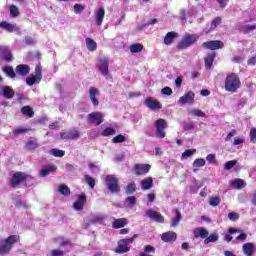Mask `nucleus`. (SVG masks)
I'll return each mask as SVG.
<instances>
[{"instance_id": "f257e3e1", "label": "nucleus", "mask_w": 256, "mask_h": 256, "mask_svg": "<svg viewBox=\"0 0 256 256\" xmlns=\"http://www.w3.org/2000/svg\"><path fill=\"white\" fill-rule=\"evenodd\" d=\"M19 241V236L11 235L5 239L0 240V255H9L11 249H13V244Z\"/></svg>"}, {"instance_id": "b1692460", "label": "nucleus", "mask_w": 256, "mask_h": 256, "mask_svg": "<svg viewBox=\"0 0 256 256\" xmlns=\"http://www.w3.org/2000/svg\"><path fill=\"white\" fill-rule=\"evenodd\" d=\"M15 71L16 75H21L22 77H25L26 75H29V71H31V68L27 64H21L16 67Z\"/></svg>"}, {"instance_id": "a211bd4d", "label": "nucleus", "mask_w": 256, "mask_h": 256, "mask_svg": "<svg viewBox=\"0 0 256 256\" xmlns=\"http://www.w3.org/2000/svg\"><path fill=\"white\" fill-rule=\"evenodd\" d=\"M97 96H99V89H97L95 87H90L89 97H90V100L93 103L94 107L99 106V100L97 99Z\"/></svg>"}, {"instance_id": "72a5a7b5", "label": "nucleus", "mask_w": 256, "mask_h": 256, "mask_svg": "<svg viewBox=\"0 0 256 256\" xmlns=\"http://www.w3.org/2000/svg\"><path fill=\"white\" fill-rule=\"evenodd\" d=\"M57 191L61 195H64V197H69V195H71V189H69V186L65 184H61L60 186H58Z\"/></svg>"}, {"instance_id": "4be33fe9", "label": "nucleus", "mask_w": 256, "mask_h": 256, "mask_svg": "<svg viewBox=\"0 0 256 256\" xmlns=\"http://www.w3.org/2000/svg\"><path fill=\"white\" fill-rule=\"evenodd\" d=\"M0 29H5V31H8V33L19 31V27H17V24H11L5 21L0 22Z\"/></svg>"}, {"instance_id": "8fccbe9b", "label": "nucleus", "mask_w": 256, "mask_h": 256, "mask_svg": "<svg viewBox=\"0 0 256 256\" xmlns=\"http://www.w3.org/2000/svg\"><path fill=\"white\" fill-rule=\"evenodd\" d=\"M37 147L38 144L35 141H28L25 145V149H27V151H33L34 149H37Z\"/></svg>"}, {"instance_id": "c756f323", "label": "nucleus", "mask_w": 256, "mask_h": 256, "mask_svg": "<svg viewBox=\"0 0 256 256\" xmlns=\"http://www.w3.org/2000/svg\"><path fill=\"white\" fill-rule=\"evenodd\" d=\"M179 37L177 32H168L164 37V45H171Z\"/></svg>"}, {"instance_id": "39448f33", "label": "nucleus", "mask_w": 256, "mask_h": 256, "mask_svg": "<svg viewBox=\"0 0 256 256\" xmlns=\"http://www.w3.org/2000/svg\"><path fill=\"white\" fill-rule=\"evenodd\" d=\"M106 186L108 191L112 193H119L121 191L119 180L113 175L106 176Z\"/></svg>"}, {"instance_id": "0eeeda50", "label": "nucleus", "mask_w": 256, "mask_h": 256, "mask_svg": "<svg viewBox=\"0 0 256 256\" xmlns=\"http://www.w3.org/2000/svg\"><path fill=\"white\" fill-rule=\"evenodd\" d=\"M41 79H43V75L41 74V65H37L35 67V75L32 74L30 77L26 78V83L29 87L35 85V83H41Z\"/></svg>"}, {"instance_id": "2f4dec72", "label": "nucleus", "mask_w": 256, "mask_h": 256, "mask_svg": "<svg viewBox=\"0 0 256 256\" xmlns=\"http://www.w3.org/2000/svg\"><path fill=\"white\" fill-rule=\"evenodd\" d=\"M55 171H57V166L55 165L44 167L40 171V177H47V175H50V173H55Z\"/></svg>"}, {"instance_id": "f03ea898", "label": "nucleus", "mask_w": 256, "mask_h": 256, "mask_svg": "<svg viewBox=\"0 0 256 256\" xmlns=\"http://www.w3.org/2000/svg\"><path fill=\"white\" fill-rule=\"evenodd\" d=\"M199 41L198 34H185L181 41L177 44V49H189V47L195 45Z\"/></svg>"}, {"instance_id": "37998d69", "label": "nucleus", "mask_w": 256, "mask_h": 256, "mask_svg": "<svg viewBox=\"0 0 256 256\" xmlns=\"http://www.w3.org/2000/svg\"><path fill=\"white\" fill-rule=\"evenodd\" d=\"M176 216L172 218L171 227H177L179 225V221H181V212L179 210H175Z\"/></svg>"}, {"instance_id": "4468645a", "label": "nucleus", "mask_w": 256, "mask_h": 256, "mask_svg": "<svg viewBox=\"0 0 256 256\" xmlns=\"http://www.w3.org/2000/svg\"><path fill=\"white\" fill-rule=\"evenodd\" d=\"M87 203V196L85 194H81L78 196V200L74 202L73 207L75 211H83V207Z\"/></svg>"}, {"instance_id": "e2e57ef3", "label": "nucleus", "mask_w": 256, "mask_h": 256, "mask_svg": "<svg viewBox=\"0 0 256 256\" xmlns=\"http://www.w3.org/2000/svg\"><path fill=\"white\" fill-rule=\"evenodd\" d=\"M191 114L195 117H205V113L199 109H194L191 111Z\"/></svg>"}, {"instance_id": "2eb2a0df", "label": "nucleus", "mask_w": 256, "mask_h": 256, "mask_svg": "<svg viewBox=\"0 0 256 256\" xmlns=\"http://www.w3.org/2000/svg\"><path fill=\"white\" fill-rule=\"evenodd\" d=\"M60 137L61 139H79L80 137L79 130L73 129L68 132H61Z\"/></svg>"}, {"instance_id": "7c9ffc66", "label": "nucleus", "mask_w": 256, "mask_h": 256, "mask_svg": "<svg viewBox=\"0 0 256 256\" xmlns=\"http://www.w3.org/2000/svg\"><path fill=\"white\" fill-rule=\"evenodd\" d=\"M153 187V178L147 177L141 181V188L143 191H149Z\"/></svg>"}, {"instance_id": "20e7f679", "label": "nucleus", "mask_w": 256, "mask_h": 256, "mask_svg": "<svg viewBox=\"0 0 256 256\" xmlns=\"http://www.w3.org/2000/svg\"><path fill=\"white\" fill-rule=\"evenodd\" d=\"M137 235H134L132 238H125L118 241V246L115 249V253L123 254V253H129L131 251V245L134 241Z\"/></svg>"}, {"instance_id": "bf43d9fd", "label": "nucleus", "mask_w": 256, "mask_h": 256, "mask_svg": "<svg viewBox=\"0 0 256 256\" xmlns=\"http://www.w3.org/2000/svg\"><path fill=\"white\" fill-rule=\"evenodd\" d=\"M126 203L128 205H131V207L135 206V203H137V198L135 196H128L126 199H125Z\"/></svg>"}, {"instance_id": "e433bc0d", "label": "nucleus", "mask_w": 256, "mask_h": 256, "mask_svg": "<svg viewBox=\"0 0 256 256\" xmlns=\"http://www.w3.org/2000/svg\"><path fill=\"white\" fill-rule=\"evenodd\" d=\"M206 161L203 158H198L196 160H194L193 162V167L195 168L193 171L194 173H197V171H199V167H205Z\"/></svg>"}, {"instance_id": "473e14b6", "label": "nucleus", "mask_w": 256, "mask_h": 256, "mask_svg": "<svg viewBox=\"0 0 256 256\" xmlns=\"http://www.w3.org/2000/svg\"><path fill=\"white\" fill-rule=\"evenodd\" d=\"M104 220H105V216L103 215H100V214L92 215L90 216L87 225L90 226L92 223H101Z\"/></svg>"}, {"instance_id": "f704fd0d", "label": "nucleus", "mask_w": 256, "mask_h": 256, "mask_svg": "<svg viewBox=\"0 0 256 256\" xmlns=\"http://www.w3.org/2000/svg\"><path fill=\"white\" fill-rule=\"evenodd\" d=\"M2 71L7 77H10V79H15V77H17V73H15V70H13V67L11 66L4 67Z\"/></svg>"}, {"instance_id": "9b49d317", "label": "nucleus", "mask_w": 256, "mask_h": 256, "mask_svg": "<svg viewBox=\"0 0 256 256\" xmlns=\"http://www.w3.org/2000/svg\"><path fill=\"white\" fill-rule=\"evenodd\" d=\"M97 68L101 75L107 77V75H109V60H107V58H100L97 63Z\"/></svg>"}, {"instance_id": "49530a36", "label": "nucleus", "mask_w": 256, "mask_h": 256, "mask_svg": "<svg viewBox=\"0 0 256 256\" xmlns=\"http://www.w3.org/2000/svg\"><path fill=\"white\" fill-rule=\"evenodd\" d=\"M50 155H52L53 157H65V151L53 148L50 150Z\"/></svg>"}, {"instance_id": "4d7b16f0", "label": "nucleus", "mask_w": 256, "mask_h": 256, "mask_svg": "<svg viewBox=\"0 0 256 256\" xmlns=\"http://www.w3.org/2000/svg\"><path fill=\"white\" fill-rule=\"evenodd\" d=\"M182 125L184 131H191L195 128V124L193 122H184Z\"/></svg>"}, {"instance_id": "9d476101", "label": "nucleus", "mask_w": 256, "mask_h": 256, "mask_svg": "<svg viewBox=\"0 0 256 256\" xmlns=\"http://www.w3.org/2000/svg\"><path fill=\"white\" fill-rule=\"evenodd\" d=\"M103 117H105V115L101 112H92L88 114L87 121L88 123H94V125H101V123H103Z\"/></svg>"}, {"instance_id": "f3484780", "label": "nucleus", "mask_w": 256, "mask_h": 256, "mask_svg": "<svg viewBox=\"0 0 256 256\" xmlns=\"http://www.w3.org/2000/svg\"><path fill=\"white\" fill-rule=\"evenodd\" d=\"M161 239L164 243H173L174 241H177V233L173 231L165 232L161 235Z\"/></svg>"}, {"instance_id": "a878e982", "label": "nucleus", "mask_w": 256, "mask_h": 256, "mask_svg": "<svg viewBox=\"0 0 256 256\" xmlns=\"http://www.w3.org/2000/svg\"><path fill=\"white\" fill-rule=\"evenodd\" d=\"M129 220L127 218H118L112 222L113 229H123L125 225H128Z\"/></svg>"}, {"instance_id": "c85d7f7f", "label": "nucleus", "mask_w": 256, "mask_h": 256, "mask_svg": "<svg viewBox=\"0 0 256 256\" xmlns=\"http://www.w3.org/2000/svg\"><path fill=\"white\" fill-rule=\"evenodd\" d=\"M2 95L5 99H13L15 97V90L9 86H3Z\"/></svg>"}, {"instance_id": "69168bd1", "label": "nucleus", "mask_w": 256, "mask_h": 256, "mask_svg": "<svg viewBox=\"0 0 256 256\" xmlns=\"http://www.w3.org/2000/svg\"><path fill=\"white\" fill-rule=\"evenodd\" d=\"M161 93L162 95H173V90H171L170 87H164L162 90H161Z\"/></svg>"}, {"instance_id": "5fc2aeb1", "label": "nucleus", "mask_w": 256, "mask_h": 256, "mask_svg": "<svg viewBox=\"0 0 256 256\" xmlns=\"http://www.w3.org/2000/svg\"><path fill=\"white\" fill-rule=\"evenodd\" d=\"M236 165H237V160H230L225 163L224 169L226 171H229L230 169H233V167H235Z\"/></svg>"}, {"instance_id": "79ce46f5", "label": "nucleus", "mask_w": 256, "mask_h": 256, "mask_svg": "<svg viewBox=\"0 0 256 256\" xmlns=\"http://www.w3.org/2000/svg\"><path fill=\"white\" fill-rule=\"evenodd\" d=\"M256 29V24H246L244 26L241 27V31L242 33H253V31H255Z\"/></svg>"}, {"instance_id": "ddd939ff", "label": "nucleus", "mask_w": 256, "mask_h": 256, "mask_svg": "<svg viewBox=\"0 0 256 256\" xmlns=\"http://www.w3.org/2000/svg\"><path fill=\"white\" fill-rule=\"evenodd\" d=\"M144 105H146V107H148V109H151L152 111H157V109H161L163 107V105H161L159 101L151 97L145 100Z\"/></svg>"}, {"instance_id": "09e8293b", "label": "nucleus", "mask_w": 256, "mask_h": 256, "mask_svg": "<svg viewBox=\"0 0 256 256\" xmlns=\"http://www.w3.org/2000/svg\"><path fill=\"white\" fill-rule=\"evenodd\" d=\"M84 179L91 189H95V178L91 177L90 175H85Z\"/></svg>"}, {"instance_id": "6e6d98bb", "label": "nucleus", "mask_w": 256, "mask_h": 256, "mask_svg": "<svg viewBox=\"0 0 256 256\" xmlns=\"http://www.w3.org/2000/svg\"><path fill=\"white\" fill-rule=\"evenodd\" d=\"M127 141V138L125 136L119 134L116 137L112 139V143H125Z\"/></svg>"}, {"instance_id": "0e129e2a", "label": "nucleus", "mask_w": 256, "mask_h": 256, "mask_svg": "<svg viewBox=\"0 0 256 256\" xmlns=\"http://www.w3.org/2000/svg\"><path fill=\"white\" fill-rule=\"evenodd\" d=\"M250 141L256 143V128L250 130Z\"/></svg>"}, {"instance_id": "a18cd8bd", "label": "nucleus", "mask_w": 256, "mask_h": 256, "mask_svg": "<svg viewBox=\"0 0 256 256\" xmlns=\"http://www.w3.org/2000/svg\"><path fill=\"white\" fill-rule=\"evenodd\" d=\"M131 53H141L143 51V46L140 43H135L130 46Z\"/></svg>"}, {"instance_id": "ea45409f", "label": "nucleus", "mask_w": 256, "mask_h": 256, "mask_svg": "<svg viewBox=\"0 0 256 256\" xmlns=\"http://www.w3.org/2000/svg\"><path fill=\"white\" fill-rule=\"evenodd\" d=\"M135 191H137V185L135 184V182L128 183L125 189L126 195H133Z\"/></svg>"}, {"instance_id": "6ab92c4d", "label": "nucleus", "mask_w": 256, "mask_h": 256, "mask_svg": "<svg viewBox=\"0 0 256 256\" xmlns=\"http://www.w3.org/2000/svg\"><path fill=\"white\" fill-rule=\"evenodd\" d=\"M228 233H230V235H235V233H239V235L236 237V241H247V234L243 232L242 229L230 228L228 230Z\"/></svg>"}, {"instance_id": "3c124183", "label": "nucleus", "mask_w": 256, "mask_h": 256, "mask_svg": "<svg viewBox=\"0 0 256 256\" xmlns=\"http://www.w3.org/2000/svg\"><path fill=\"white\" fill-rule=\"evenodd\" d=\"M219 203H221V198L219 196L211 197L209 199V205H211V207H217Z\"/></svg>"}, {"instance_id": "58836bf2", "label": "nucleus", "mask_w": 256, "mask_h": 256, "mask_svg": "<svg viewBox=\"0 0 256 256\" xmlns=\"http://www.w3.org/2000/svg\"><path fill=\"white\" fill-rule=\"evenodd\" d=\"M21 113H22V115H26L30 119L33 118V116L35 115V112L33 111V108H31L30 106L22 107L21 108Z\"/></svg>"}, {"instance_id": "aec40b11", "label": "nucleus", "mask_w": 256, "mask_h": 256, "mask_svg": "<svg viewBox=\"0 0 256 256\" xmlns=\"http://www.w3.org/2000/svg\"><path fill=\"white\" fill-rule=\"evenodd\" d=\"M242 251L246 256H253V253L256 251V246L251 242L245 243L242 246Z\"/></svg>"}, {"instance_id": "338daca9", "label": "nucleus", "mask_w": 256, "mask_h": 256, "mask_svg": "<svg viewBox=\"0 0 256 256\" xmlns=\"http://www.w3.org/2000/svg\"><path fill=\"white\" fill-rule=\"evenodd\" d=\"M63 253H64L63 250H59V249H54L50 251L51 256H62Z\"/></svg>"}, {"instance_id": "412c9836", "label": "nucleus", "mask_w": 256, "mask_h": 256, "mask_svg": "<svg viewBox=\"0 0 256 256\" xmlns=\"http://www.w3.org/2000/svg\"><path fill=\"white\" fill-rule=\"evenodd\" d=\"M0 56L5 61H12L13 60V54H11V50L7 46H0Z\"/></svg>"}, {"instance_id": "393cba45", "label": "nucleus", "mask_w": 256, "mask_h": 256, "mask_svg": "<svg viewBox=\"0 0 256 256\" xmlns=\"http://www.w3.org/2000/svg\"><path fill=\"white\" fill-rule=\"evenodd\" d=\"M194 99H195V93L189 91L184 96L180 97L178 103H180V105H185V103H193Z\"/></svg>"}, {"instance_id": "6e6552de", "label": "nucleus", "mask_w": 256, "mask_h": 256, "mask_svg": "<svg viewBox=\"0 0 256 256\" xmlns=\"http://www.w3.org/2000/svg\"><path fill=\"white\" fill-rule=\"evenodd\" d=\"M28 179H31V175L23 172H16L12 176L10 185L11 187H17L20 183H23V181H27Z\"/></svg>"}, {"instance_id": "7ed1b4c3", "label": "nucleus", "mask_w": 256, "mask_h": 256, "mask_svg": "<svg viewBox=\"0 0 256 256\" xmlns=\"http://www.w3.org/2000/svg\"><path fill=\"white\" fill-rule=\"evenodd\" d=\"M241 87V82L239 81V77H237V74H230L226 77L225 80V89L229 91L230 93H235L237 89Z\"/></svg>"}, {"instance_id": "de8ad7c7", "label": "nucleus", "mask_w": 256, "mask_h": 256, "mask_svg": "<svg viewBox=\"0 0 256 256\" xmlns=\"http://www.w3.org/2000/svg\"><path fill=\"white\" fill-rule=\"evenodd\" d=\"M195 153H197V150L195 149L185 150L182 153L181 159H189V157H192V155H195Z\"/></svg>"}, {"instance_id": "603ef678", "label": "nucleus", "mask_w": 256, "mask_h": 256, "mask_svg": "<svg viewBox=\"0 0 256 256\" xmlns=\"http://www.w3.org/2000/svg\"><path fill=\"white\" fill-rule=\"evenodd\" d=\"M10 15L11 17H19V8L15 5H10Z\"/></svg>"}, {"instance_id": "774afa93", "label": "nucleus", "mask_w": 256, "mask_h": 256, "mask_svg": "<svg viewBox=\"0 0 256 256\" xmlns=\"http://www.w3.org/2000/svg\"><path fill=\"white\" fill-rule=\"evenodd\" d=\"M144 253H155V247L151 245L144 246Z\"/></svg>"}, {"instance_id": "c03bdc74", "label": "nucleus", "mask_w": 256, "mask_h": 256, "mask_svg": "<svg viewBox=\"0 0 256 256\" xmlns=\"http://www.w3.org/2000/svg\"><path fill=\"white\" fill-rule=\"evenodd\" d=\"M27 131H29L28 128H25L23 126H19V127L15 128L13 130V135H15L16 137L19 136V135H25V133H27Z\"/></svg>"}, {"instance_id": "dca6fc26", "label": "nucleus", "mask_w": 256, "mask_h": 256, "mask_svg": "<svg viewBox=\"0 0 256 256\" xmlns=\"http://www.w3.org/2000/svg\"><path fill=\"white\" fill-rule=\"evenodd\" d=\"M94 17L97 25L101 27L103 25V19H105V8L100 7L99 10H96L94 12Z\"/></svg>"}, {"instance_id": "cd10ccee", "label": "nucleus", "mask_w": 256, "mask_h": 256, "mask_svg": "<svg viewBox=\"0 0 256 256\" xmlns=\"http://www.w3.org/2000/svg\"><path fill=\"white\" fill-rule=\"evenodd\" d=\"M194 237L201 239H207L209 237V231L205 229L204 227H198L194 230Z\"/></svg>"}, {"instance_id": "f8f14e48", "label": "nucleus", "mask_w": 256, "mask_h": 256, "mask_svg": "<svg viewBox=\"0 0 256 256\" xmlns=\"http://www.w3.org/2000/svg\"><path fill=\"white\" fill-rule=\"evenodd\" d=\"M146 217H149L152 221H156V223H163L165 221V217L154 210H147Z\"/></svg>"}, {"instance_id": "5701e85b", "label": "nucleus", "mask_w": 256, "mask_h": 256, "mask_svg": "<svg viewBox=\"0 0 256 256\" xmlns=\"http://www.w3.org/2000/svg\"><path fill=\"white\" fill-rule=\"evenodd\" d=\"M150 169H151V165H149V164H136L135 165L136 175H145V173H149Z\"/></svg>"}, {"instance_id": "423d86ee", "label": "nucleus", "mask_w": 256, "mask_h": 256, "mask_svg": "<svg viewBox=\"0 0 256 256\" xmlns=\"http://www.w3.org/2000/svg\"><path fill=\"white\" fill-rule=\"evenodd\" d=\"M154 126L156 127V136L158 137V139H165V129H167V121L160 118L155 121Z\"/></svg>"}, {"instance_id": "13d9d810", "label": "nucleus", "mask_w": 256, "mask_h": 256, "mask_svg": "<svg viewBox=\"0 0 256 256\" xmlns=\"http://www.w3.org/2000/svg\"><path fill=\"white\" fill-rule=\"evenodd\" d=\"M83 11H85V6H83L81 4H75L74 5V13H76V15H79L80 13H83Z\"/></svg>"}, {"instance_id": "680f3d73", "label": "nucleus", "mask_w": 256, "mask_h": 256, "mask_svg": "<svg viewBox=\"0 0 256 256\" xmlns=\"http://www.w3.org/2000/svg\"><path fill=\"white\" fill-rule=\"evenodd\" d=\"M228 219H230V221H237L239 219V213H237V212H230L228 214Z\"/></svg>"}, {"instance_id": "c9c22d12", "label": "nucleus", "mask_w": 256, "mask_h": 256, "mask_svg": "<svg viewBox=\"0 0 256 256\" xmlns=\"http://www.w3.org/2000/svg\"><path fill=\"white\" fill-rule=\"evenodd\" d=\"M204 61H205V67L207 69H211L213 62L215 61V54L214 53L208 54L205 57Z\"/></svg>"}, {"instance_id": "1a4fd4ad", "label": "nucleus", "mask_w": 256, "mask_h": 256, "mask_svg": "<svg viewBox=\"0 0 256 256\" xmlns=\"http://www.w3.org/2000/svg\"><path fill=\"white\" fill-rule=\"evenodd\" d=\"M202 47L204 49H210V51H215L217 49H223V47H225V44H223V42H221L220 40H211L208 42H204L202 44Z\"/></svg>"}, {"instance_id": "864d4df0", "label": "nucleus", "mask_w": 256, "mask_h": 256, "mask_svg": "<svg viewBox=\"0 0 256 256\" xmlns=\"http://www.w3.org/2000/svg\"><path fill=\"white\" fill-rule=\"evenodd\" d=\"M116 130L114 128L108 127L105 128L102 132L103 137H109V135H115Z\"/></svg>"}, {"instance_id": "052dcab7", "label": "nucleus", "mask_w": 256, "mask_h": 256, "mask_svg": "<svg viewBox=\"0 0 256 256\" xmlns=\"http://www.w3.org/2000/svg\"><path fill=\"white\" fill-rule=\"evenodd\" d=\"M221 25V17H216L212 23H211V31H213V29H217V26Z\"/></svg>"}, {"instance_id": "a19ab883", "label": "nucleus", "mask_w": 256, "mask_h": 256, "mask_svg": "<svg viewBox=\"0 0 256 256\" xmlns=\"http://www.w3.org/2000/svg\"><path fill=\"white\" fill-rule=\"evenodd\" d=\"M216 241H219V234H217V232H214L210 236L206 237L204 243L205 245H208V243H215Z\"/></svg>"}, {"instance_id": "4c0bfd02", "label": "nucleus", "mask_w": 256, "mask_h": 256, "mask_svg": "<svg viewBox=\"0 0 256 256\" xmlns=\"http://www.w3.org/2000/svg\"><path fill=\"white\" fill-rule=\"evenodd\" d=\"M86 47L88 51H97V42L91 38H86Z\"/></svg>"}, {"instance_id": "bb28decb", "label": "nucleus", "mask_w": 256, "mask_h": 256, "mask_svg": "<svg viewBox=\"0 0 256 256\" xmlns=\"http://www.w3.org/2000/svg\"><path fill=\"white\" fill-rule=\"evenodd\" d=\"M233 189H245L247 187V182L243 179L236 178L230 182Z\"/></svg>"}]
</instances>
